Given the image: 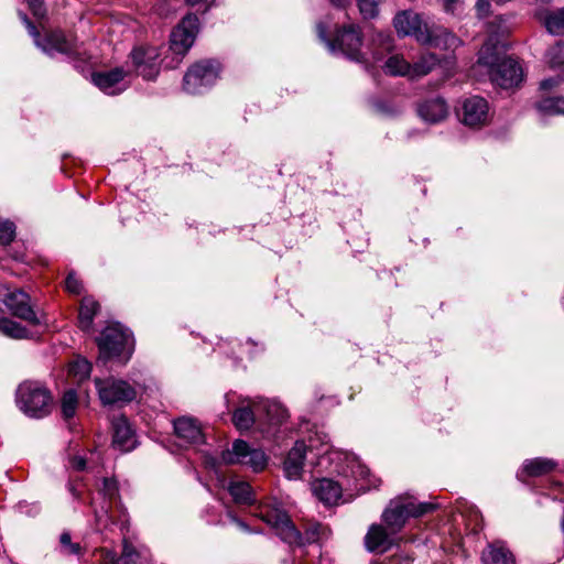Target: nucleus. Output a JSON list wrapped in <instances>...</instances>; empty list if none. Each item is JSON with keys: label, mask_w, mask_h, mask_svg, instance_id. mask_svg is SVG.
Instances as JSON below:
<instances>
[{"label": "nucleus", "mask_w": 564, "mask_h": 564, "mask_svg": "<svg viewBox=\"0 0 564 564\" xmlns=\"http://www.w3.org/2000/svg\"><path fill=\"white\" fill-rule=\"evenodd\" d=\"M498 44L499 41L491 31L488 41L479 50L478 63L489 67L490 78L496 85L505 89L517 87L523 80V69L511 57L500 58Z\"/></svg>", "instance_id": "1"}, {"label": "nucleus", "mask_w": 564, "mask_h": 564, "mask_svg": "<svg viewBox=\"0 0 564 564\" xmlns=\"http://www.w3.org/2000/svg\"><path fill=\"white\" fill-rule=\"evenodd\" d=\"M19 15L25 24L29 34L33 37L35 45L46 55L51 57L63 55L70 62L78 63H86L90 58L83 44L67 39L61 30L47 31L41 36L25 13L20 12Z\"/></svg>", "instance_id": "2"}, {"label": "nucleus", "mask_w": 564, "mask_h": 564, "mask_svg": "<svg viewBox=\"0 0 564 564\" xmlns=\"http://www.w3.org/2000/svg\"><path fill=\"white\" fill-rule=\"evenodd\" d=\"M330 23L328 20L319 21L316 31L319 40L325 43L333 54H341L356 62H366V53L362 52L361 31L357 25H348L336 29L333 37L328 36Z\"/></svg>", "instance_id": "3"}, {"label": "nucleus", "mask_w": 564, "mask_h": 564, "mask_svg": "<svg viewBox=\"0 0 564 564\" xmlns=\"http://www.w3.org/2000/svg\"><path fill=\"white\" fill-rule=\"evenodd\" d=\"M18 408L28 416L42 419L48 415L54 405L51 391L40 381L25 380L15 392Z\"/></svg>", "instance_id": "4"}, {"label": "nucleus", "mask_w": 564, "mask_h": 564, "mask_svg": "<svg viewBox=\"0 0 564 564\" xmlns=\"http://www.w3.org/2000/svg\"><path fill=\"white\" fill-rule=\"evenodd\" d=\"M434 508L435 505L417 502L416 499L410 496L397 497L389 502L381 518L390 533L397 534L410 518L421 517L431 512Z\"/></svg>", "instance_id": "5"}, {"label": "nucleus", "mask_w": 564, "mask_h": 564, "mask_svg": "<svg viewBox=\"0 0 564 564\" xmlns=\"http://www.w3.org/2000/svg\"><path fill=\"white\" fill-rule=\"evenodd\" d=\"M221 65L216 59H203L192 65L183 78V89L192 95L203 94L219 78Z\"/></svg>", "instance_id": "6"}, {"label": "nucleus", "mask_w": 564, "mask_h": 564, "mask_svg": "<svg viewBox=\"0 0 564 564\" xmlns=\"http://www.w3.org/2000/svg\"><path fill=\"white\" fill-rule=\"evenodd\" d=\"M198 31L199 20L192 13L185 15L173 29L170 36V51L174 54V58L173 63L166 64L167 67L173 68L181 63L193 46Z\"/></svg>", "instance_id": "7"}, {"label": "nucleus", "mask_w": 564, "mask_h": 564, "mask_svg": "<svg viewBox=\"0 0 564 564\" xmlns=\"http://www.w3.org/2000/svg\"><path fill=\"white\" fill-rule=\"evenodd\" d=\"M0 303L18 318H21L33 326L45 323L44 315H39L31 304V297L21 289H10L0 283Z\"/></svg>", "instance_id": "8"}, {"label": "nucleus", "mask_w": 564, "mask_h": 564, "mask_svg": "<svg viewBox=\"0 0 564 564\" xmlns=\"http://www.w3.org/2000/svg\"><path fill=\"white\" fill-rule=\"evenodd\" d=\"M95 384L98 390L99 399L104 405H118L122 406L131 402L137 397L135 389L127 381L106 378L95 379Z\"/></svg>", "instance_id": "9"}, {"label": "nucleus", "mask_w": 564, "mask_h": 564, "mask_svg": "<svg viewBox=\"0 0 564 564\" xmlns=\"http://www.w3.org/2000/svg\"><path fill=\"white\" fill-rule=\"evenodd\" d=\"M221 460L227 465L242 464L251 467L253 471L262 470L267 465V458L262 451L252 449L242 440H236L232 449L221 453Z\"/></svg>", "instance_id": "10"}, {"label": "nucleus", "mask_w": 564, "mask_h": 564, "mask_svg": "<svg viewBox=\"0 0 564 564\" xmlns=\"http://www.w3.org/2000/svg\"><path fill=\"white\" fill-rule=\"evenodd\" d=\"M259 517L275 529L276 534L289 544H297L301 534L290 520L289 516L276 507L261 506Z\"/></svg>", "instance_id": "11"}, {"label": "nucleus", "mask_w": 564, "mask_h": 564, "mask_svg": "<svg viewBox=\"0 0 564 564\" xmlns=\"http://www.w3.org/2000/svg\"><path fill=\"white\" fill-rule=\"evenodd\" d=\"M393 24L401 36H413L421 44L429 39L431 25L417 12L401 11L394 17Z\"/></svg>", "instance_id": "12"}, {"label": "nucleus", "mask_w": 564, "mask_h": 564, "mask_svg": "<svg viewBox=\"0 0 564 564\" xmlns=\"http://www.w3.org/2000/svg\"><path fill=\"white\" fill-rule=\"evenodd\" d=\"M135 73L153 80L160 73V52L155 46H137L129 55Z\"/></svg>", "instance_id": "13"}, {"label": "nucleus", "mask_w": 564, "mask_h": 564, "mask_svg": "<svg viewBox=\"0 0 564 564\" xmlns=\"http://www.w3.org/2000/svg\"><path fill=\"white\" fill-rule=\"evenodd\" d=\"M97 341L99 359L107 361L124 352L129 343V334L118 325L109 326L104 329Z\"/></svg>", "instance_id": "14"}, {"label": "nucleus", "mask_w": 564, "mask_h": 564, "mask_svg": "<svg viewBox=\"0 0 564 564\" xmlns=\"http://www.w3.org/2000/svg\"><path fill=\"white\" fill-rule=\"evenodd\" d=\"M458 116L465 126L480 128L489 120L488 101L480 96H470L462 102Z\"/></svg>", "instance_id": "15"}, {"label": "nucleus", "mask_w": 564, "mask_h": 564, "mask_svg": "<svg viewBox=\"0 0 564 564\" xmlns=\"http://www.w3.org/2000/svg\"><path fill=\"white\" fill-rule=\"evenodd\" d=\"M127 73L121 67L107 72H97L91 75L93 83L105 94L115 96L126 89L123 79Z\"/></svg>", "instance_id": "16"}, {"label": "nucleus", "mask_w": 564, "mask_h": 564, "mask_svg": "<svg viewBox=\"0 0 564 564\" xmlns=\"http://www.w3.org/2000/svg\"><path fill=\"white\" fill-rule=\"evenodd\" d=\"M393 535L387 527L373 523L365 535V547L372 553H384L393 545Z\"/></svg>", "instance_id": "17"}, {"label": "nucleus", "mask_w": 564, "mask_h": 564, "mask_svg": "<svg viewBox=\"0 0 564 564\" xmlns=\"http://www.w3.org/2000/svg\"><path fill=\"white\" fill-rule=\"evenodd\" d=\"M176 436L186 444L198 445L204 443L200 424L192 417H181L174 421Z\"/></svg>", "instance_id": "18"}, {"label": "nucleus", "mask_w": 564, "mask_h": 564, "mask_svg": "<svg viewBox=\"0 0 564 564\" xmlns=\"http://www.w3.org/2000/svg\"><path fill=\"white\" fill-rule=\"evenodd\" d=\"M423 45L432 46L435 48L455 51L462 45V41L454 33L442 26L432 25L429 31V39Z\"/></svg>", "instance_id": "19"}, {"label": "nucleus", "mask_w": 564, "mask_h": 564, "mask_svg": "<svg viewBox=\"0 0 564 564\" xmlns=\"http://www.w3.org/2000/svg\"><path fill=\"white\" fill-rule=\"evenodd\" d=\"M113 445L122 452H129L134 448L135 437L126 416L116 417L112 421Z\"/></svg>", "instance_id": "20"}, {"label": "nucleus", "mask_w": 564, "mask_h": 564, "mask_svg": "<svg viewBox=\"0 0 564 564\" xmlns=\"http://www.w3.org/2000/svg\"><path fill=\"white\" fill-rule=\"evenodd\" d=\"M417 112L424 121L437 123L447 117L448 108L443 98L435 97L421 102Z\"/></svg>", "instance_id": "21"}, {"label": "nucleus", "mask_w": 564, "mask_h": 564, "mask_svg": "<svg viewBox=\"0 0 564 564\" xmlns=\"http://www.w3.org/2000/svg\"><path fill=\"white\" fill-rule=\"evenodd\" d=\"M306 445L296 442L284 460V473L289 479H299L303 471Z\"/></svg>", "instance_id": "22"}, {"label": "nucleus", "mask_w": 564, "mask_h": 564, "mask_svg": "<svg viewBox=\"0 0 564 564\" xmlns=\"http://www.w3.org/2000/svg\"><path fill=\"white\" fill-rule=\"evenodd\" d=\"M312 490L325 505H335L341 497V485L328 478L315 480Z\"/></svg>", "instance_id": "23"}, {"label": "nucleus", "mask_w": 564, "mask_h": 564, "mask_svg": "<svg viewBox=\"0 0 564 564\" xmlns=\"http://www.w3.org/2000/svg\"><path fill=\"white\" fill-rule=\"evenodd\" d=\"M254 408L257 414H264L268 423L272 425L282 424L289 416L286 409L276 401H259Z\"/></svg>", "instance_id": "24"}, {"label": "nucleus", "mask_w": 564, "mask_h": 564, "mask_svg": "<svg viewBox=\"0 0 564 564\" xmlns=\"http://www.w3.org/2000/svg\"><path fill=\"white\" fill-rule=\"evenodd\" d=\"M484 564H514L512 553L501 542H494L484 550Z\"/></svg>", "instance_id": "25"}, {"label": "nucleus", "mask_w": 564, "mask_h": 564, "mask_svg": "<svg viewBox=\"0 0 564 564\" xmlns=\"http://www.w3.org/2000/svg\"><path fill=\"white\" fill-rule=\"evenodd\" d=\"M536 17L544 23L551 34H564V8L554 11H538Z\"/></svg>", "instance_id": "26"}, {"label": "nucleus", "mask_w": 564, "mask_h": 564, "mask_svg": "<svg viewBox=\"0 0 564 564\" xmlns=\"http://www.w3.org/2000/svg\"><path fill=\"white\" fill-rule=\"evenodd\" d=\"M557 463L550 458L536 457L523 463L522 473L529 477H540L553 471Z\"/></svg>", "instance_id": "27"}, {"label": "nucleus", "mask_w": 564, "mask_h": 564, "mask_svg": "<svg viewBox=\"0 0 564 564\" xmlns=\"http://www.w3.org/2000/svg\"><path fill=\"white\" fill-rule=\"evenodd\" d=\"M258 402L248 400L247 404L240 405L232 414V422L238 430H249L254 423L257 413L254 404Z\"/></svg>", "instance_id": "28"}, {"label": "nucleus", "mask_w": 564, "mask_h": 564, "mask_svg": "<svg viewBox=\"0 0 564 564\" xmlns=\"http://www.w3.org/2000/svg\"><path fill=\"white\" fill-rule=\"evenodd\" d=\"M440 59L434 53H424L414 64H410L409 78H419L427 75L438 64Z\"/></svg>", "instance_id": "29"}, {"label": "nucleus", "mask_w": 564, "mask_h": 564, "mask_svg": "<svg viewBox=\"0 0 564 564\" xmlns=\"http://www.w3.org/2000/svg\"><path fill=\"white\" fill-rule=\"evenodd\" d=\"M99 304L91 297H84L80 303L78 324L83 330H89Z\"/></svg>", "instance_id": "30"}, {"label": "nucleus", "mask_w": 564, "mask_h": 564, "mask_svg": "<svg viewBox=\"0 0 564 564\" xmlns=\"http://www.w3.org/2000/svg\"><path fill=\"white\" fill-rule=\"evenodd\" d=\"M0 333L12 339H26L31 333L20 323L8 317H0Z\"/></svg>", "instance_id": "31"}, {"label": "nucleus", "mask_w": 564, "mask_h": 564, "mask_svg": "<svg viewBox=\"0 0 564 564\" xmlns=\"http://www.w3.org/2000/svg\"><path fill=\"white\" fill-rule=\"evenodd\" d=\"M383 69L386 74L391 76L409 77L410 63L402 55L394 54L386 61Z\"/></svg>", "instance_id": "32"}, {"label": "nucleus", "mask_w": 564, "mask_h": 564, "mask_svg": "<svg viewBox=\"0 0 564 564\" xmlns=\"http://www.w3.org/2000/svg\"><path fill=\"white\" fill-rule=\"evenodd\" d=\"M229 492L238 503L249 505L253 502L252 490L248 482H231L229 486Z\"/></svg>", "instance_id": "33"}, {"label": "nucleus", "mask_w": 564, "mask_h": 564, "mask_svg": "<svg viewBox=\"0 0 564 564\" xmlns=\"http://www.w3.org/2000/svg\"><path fill=\"white\" fill-rule=\"evenodd\" d=\"M545 62L552 69L564 70V42L560 41L545 53Z\"/></svg>", "instance_id": "34"}, {"label": "nucleus", "mask_w": 564, "mask_h": 564, "mask_svg": "<svg viewBox=\"0 0 564 564\" xmlns=\"http://www.w3.org/2000/svg\"><path fill=\"white\" fill-rule=\"evenodd\" d=\"M538 109L546 115H564V97H544L538 102Z\"/></svg>", "instance_id": "35"}, {"label": "nucleus", "mask_w": 564, "mask_h": 564, "mask_svg": "<svg viewBox=\"0 0 564 564\" xmlns=\"http://www.w3.org/2000/svg\"><path fill=\"white\" fill-rule=\"evenodd\" d=\"M460 514L471 532L476 533L482 528V516L475 506H465L460 510Z\"/></svg>", "instance_id": "36"}, {"label": "nucleus", "mask_w": 564, "mask_h": 564, "mask_svg": "<svg viewBox=\"0 0 564 564\" xmlns=\"http://www.w3.org/2000/svg\"><path fill=\"white\" fill-rule=\"evenodd\" d=\"M145 556L138 551L128 540H123L122 552L120 555L121 564H143Z\"/></svg>", "instance_id": "37"}, {"label": "nucleus", "mask_w": 564, "mask_h": 564, "mask_svg": "<svg viewBox=\"0 0 564 564\" xmlns=\"http://www.w3.org/2000/svg\"><path fill=\"white\" fill-rule=\"evenodd\" d=\"M77 409V395L74 390H67L62 398V413L65 419L75 415Z\"/></svg>", "instance_id": "38"}, {"label": "nucleus", "mask_w": 564, "mask_h": 564, "mask_svg": "<svg viewBox=\"0 0 564 564\" xmlns=\"http://www.w3.org/2000/svg\"><path fill=\"white\" fill-rule=\"evenodd\" d=\"M59 543L62 552L67 555H78L82 553V546L79 543H73L70 534L63 532L59 536Z\"/></svg>", "instance_id": "39"}, {"label": "nucleus", "mask_w": 564, "mask_h": 564, "mask_svg": "<svg viewBox=\"0 0 564 564\" xmlns=\"http://www.w3.org/2000/svg\"><path fill=\"white\" fill-rule=\"evenodd\" d=\"M91 365L86 359H77L69 366V372L79 380L87 378L90 373Z\"/></svg>", "instance_id": "40"}, {"label": "nucleus", "mask_w": 564, "mask_h": 564, "mask_svg": "<svg viewBox=\"0 0 564 564\" xmlns=\"http://www.w3.org/2000/svg\"><path fill=\"white\" fill-rule=\"evenodd\" d=\"M15 235V226L9 220H0V245H9Z\"/></svg>", "instance_id": "41"}, {"label": "nucleus", "mask_w": 564, "mask_h": 564, "mask_svg": "<svg viewBox=\"0 0 564 564\" xmlns=\"http://www.w3.org/2000/svg\"><path fill=\"white\" fill-rule=\"evenodd\" d=\"M359 11L365 19L376 17L378 7L375 0H356Z\"/></svg>", "instance_id": "42"}, {"label": "nucleus", "mask_w": 564, "mask_h": 564, "mask_svg": "<svg viewBox=\"0 0 564 564\" xmlns=\"http://www.w3.org/2000/svg\"><path fill=\"white\" fill-rule=\"evenodd\" d=\"M100 491L109 500L116 499V497L118 495L117 481L115 479H111V478H105L102 480V487H101Z\"/></svg>", "instance_id": "43"}, {"label": "nucleus", "mask_w": 564, "mask_h": 564, "mask_svg": "<svg viewBox=\"0 0 564 564\" xmlns=\"http://www.w3.org/2000/svg\"><path fill=\"white\" fill-rule=\"evenodd\" d=\"M66 290L73 294H80L83 285L80 280L74 274L69 273L65 281Z\"/></svg>", "instance_id": "44"}, {"label": "nucleus", "mask_w": 564, "mask_h": 564, "mask_svg": "<svg viewBox=\"0 0 564 564\" xmlns=\"http://www.w3.org/2000/svg\"><path fill=\"white\" fill-rule=\"evenodd\" d=\"M33 15L37 19L45 17L46 10L42 0H26Z\"/></svg>", "instance_id": "45"}, {"label": "nucleus", "mask_w": 564, "mask_h": 564, "mask_svg": "<svg viewBox=\"0 0 564 564\" xmlns=\"http://www.w3.org/2000/svg\"><path fill=\"white\" fill-rule=\"evenodd\" d=\"M101 564H121L120 556L116 552L108 549H100Z\"/></svg>", "instance_id": "46"}, {"label": "nucleus", "mask_w": 564, "mask_h": 564, "mask_svg": "<svg viewBox=\"0 0 564 564\" xmlns=\"http://www.w3.org/2000/svg\"><path fill=\"white\" fill-rule=\"evenodd\" d=\"M562 80H563L562 76L545 78L541 82L540 88L542 90H551L554 87H557Z\"/></svg>", "instance_id": "47"}, {"label": "nucleus", "mask_w": 564, "mask_h": 564, "mask_svg": "<svg viewBox=\"0 0 564 564\" xmlns=\"http://www.w3.org/2000/svg\"><path fill=\"white\" fill-rule=\"evenodd\" d=\"M476 10L479 17H485L488 14L490 10V2L489 0H477L476 2Z\"/></svg>", "instance_id": "48"}, {"label": "nucleus", "mask_w": 564, "mask_h": 564, "mask_svg": "<svg viewBox=\"0 0 564 564\" xmlns=\"http://www.w3.org/2000/svg\"><path fill=\"white\" fill-rule=\"evenodd\" d=\"M70 467L76 470H84L86 467L85 458L80 456H74L69 459Z\"/></svg>", "instance_id": "49"}, {"label": "nucleus", "mask_w": 564, "mask_h": 564, "mask_svg": "<svg viewBox=\"0 0 564 564\" xmlns=\"http://www.w3.org/2000/svg\"><path fill=\"white\" fill-rule=\"evenodd\" d=\"M459 0H443L444 10L448 13H454Z\"/></svg>", "instance_id": "50"}, {"label": "nucleus", "mask_w": 564, "mask_h": 564, "mask_svg": "<svg viewBox=\"0 0 564 564\" xmlns=\"http://www.w3.org/2000/svg\"><path fill=\"white\" fill-rule=\"evenodd\" d=\"M379 41L386 51L391 48L392 39L390 35H379Z\"/></svg>", "instance_id": "51"}, {"label": "nucleus", "mask_w": 564, "mask_h": 564, "mask_svg": "<svg viewBox=\"0 0 564 564\" xmlns=\"http://www.w3.org/2000/svg\"><path fill=\"white\" fill-rule=\"evenodd\" d=\"M324 530V528L321 524L314 525V530L312 532V536L307 538L308 542H314L317 540L319 532Z\"/></svg>", "instance_id": "52"}, {"label": "nucleus", "mask_w": 564, "mask_h": 564, "mask_svg": "<svg viewBox=\"0 0 564 564\" xmlns=\"http://www.w3.org/2000/svg\"><path fill=\"white\" fill-rule=\"evenodd\" d=\"M335 7L338 8H345L348 6L352 0H329Z\"/></svg>", "instance_id": "53"}, {"label": "nucleus", "mask_w": 564, "mask_h": 564, "mask_svg": "<svg viewBox=\"0 0 564 564\" xmlns=\"http://www.w3.org/2000/svg\"><path fill=\"white\" fill-rule=\"evenodd\" d=\"M232 520L238 524L239 528H241L242 530H248V527L246 523H243L242 521L236 519L232 517Z\"/></svg>", "instance_id": "54"}, {"label": "nucleus", "mask_w": 564, "mask_h": 564, "mask_svg": "<svg viewBox=\"0 0 564 564\" xmlns=\"http://www.w3.org/2000/svg\"><path fill=\"white\" fill-rule=\"evenodd\" d=\"M382 57H383L382 53H379L377 51L373 52V59L375 61H380V59H382Z\"/></svg>", "instance_id": "55"}, {"label": "nucleus", "mask_w": 564, "mask_h": 564, "mask_svg": "<svg viewBox=\"0 0 564 564\" xmlns=\"http://www.w3.org/2000/svg\"><path fill=\"white\" fill-rule=\"evenodd\" d=\"M185 1L189 6H195V4L203 2L204 0H185Z\"/></svg>", "instance_id": "56"}, {"label": "nucleus", "mask_w": 564, "mask_h": 564, "mask_svg": "<svg viewBox=\"0 0 564 564\" xmlns=\"http://www.w3.org/2000/svg\"><path fill=\"white\" fill-rule=\"evenodd\" d=\"M535 2L540 4H549L551 0H535Z\"/></svg>", "instance_id": "57"}, {"label": "nucleus", "mask_w": 564, "mask_h": 564, "mask_svg": "<svg viewBox=\"0 0 564 564\" xmlns=\"http://www.w3.org/2000/svg\"><path fill=\"white\" fill-rule=\"evenodd\" d=\"M206 463L209 464L212 467L216 466V460L214 458L208 459Z\"/></svg>", "instance_id": "58"}, {"label": "nucleus", "mask_w": 564, "mask_h": 564, "mask_svg": "<svg viewBox=\"0 0 564 564\" xmlns=\"http://www.w3.org/2000/svg\"><path fill=\"white\" fill-rule=\"evenodd\" d=\"M495 21H498L499 23H502L505 20L501 17H497Z\"/></svg>", "instance_id": "59"}]
</instances>
